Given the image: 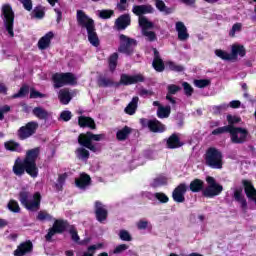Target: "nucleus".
<instances>
[{
    "label": "nucleus",
    "mask_w": 256,
    "mask_h": 256,
    "mask_svg": "<svg viewBox=\"0 0 256 256\" xmlns=\"http://www.w3.org/2000/svg\"><path fill=\"white\" fill-rule=\"evenodd\" d=\"M39 148H33L26 152V157L22 161L20 158L15 160L12 171L17 177L25 175V171L30 177L35 179L39 175V168H37V157H39Z\"/></svg>",
    "instance_id": "obj_1"
},
{
    "label": "nucleus",
    "mask_w": 256,
    "mask_h": 256,
    "mask_svg": "<svg viewBox=\"0 0 256 256\" xmlns=\"http://www.w3.org/2000/svg\"><path fill=\"white\" fill-rule=\"evenodd\" d=\"M132 13L139 17V25L142 29L143 36L146 37L148 41H155L157 39L155 32L149 31V29H153V23L149 21L147 17L141 16L147 13H153V7H151V5L133 6Z\"/></svg>",
    "instance_id": "obj_2"
},
{
    "label": "nucleus",
    "mask_w": 256,
    "mask_h": 256,
    "mask_svg": "<svg viewBox=\"0 0 256 256\" xmlns=\"http://www.w3.org/2000/svg\"><path fill=\"white\" fill-rule=\"evenodd\" d=\"M19 201L28 211H39L41 207V194L36 192L32 197L27 191L19 193Z\"/></svg>",
    "instance_id": "obj_3"
},
{
    "label": "nucleus",
    "mask_w": 256,
    "mask_h": 256,
    "mask_svg": "<svg viewBox=\"0 0 256 256\" xmlns=\"http://www.w3.org/2000/svg\"><path fill=\"white\" fill-rule=\"evenodd\" d=\"M103 139H105V135L103 134H93L91 132H87L86 134L79 135L78 143L93 153H97L99 148L97 145L93 144V141H103Z\"/></svg>",
    "instance_id": "obj_4"
},
{
    "label": "nucleus",
    "mask_w": 256,
    "mask_h": 256,
    "mask_svg": "<svg viewBox=\"0 0 256 256\" xmlns=\"http://www.w3.org/2000/svg\"><path fill=\"white\" fill-rule=\"evenodd\" d=\"M205 162L211 169H223V154L216 148H209L205 154Z\"/></svg>",
    "instance_id": "obj_5"
},
{
    "label": "nucleus",
    "mask_w": 256,
    "mask_h": 256,
    "mask_svg": "<svg viewBox=\"0 0 256 256\" xmlns=\"http://www.w3.org/2000/svg\"><path fill=\"white\" fill-rule=\"evenodd\" d=\"M2 19L4 21V27L9 35V37H15V32L13 31V23L15 21V14L13 9L9 4L2 6Z\"/></svg>",
    "instance_id": "obj_6"
},
{
    "label": "nucleus",
    "mask_w": 256,
    "mask_h": 256,
    "mask_svg": "<svg viewBox=\"0 0 256 256\" xmlns=\"http://www.w3.org/2000/svg\"><path fill=\"white\" fill-rule=\"evenodd\" d=\"M206 182H207V186L203 190L204 197H208L211 199L223 193V186L217 183V180H215V178L208 176L206 177Z\"/></svg>",
    "instance_id": "obj_7"
},
{
    "label": "nucleus",
    "mask_w": 256,
    "mask_h": 256,
    "mask_svg": "<svg viewBox=\"0 0 256 256\" xmlns=\"http://www.w3.org/2000/svg\"><path fill=\"white\" fill-rule=\"evenodd\" d=\"M54 87L59 89L64 85H76L77 77L71 73H57L53 75Z\"/></svg>",
    "instance_id": "obj_8"
},
{
    "label": "nucleus",
    "mask_w": 256,
    "mask_h": 256,
    "mask_svg": "<svg viewBox=\"0 0 256 256\" xmlns=\"http://www.w3.org/2000/svg\"><path fill=\"white\" fill-rule=\"evenodd\" d=\"M230 137L232 143L241 144L247 141V135H249V131L245 128L233 127L230 126Z\"/></svg>",
    "instance_id": "obj_9"
},
{
    "label": "nucleus",
    "mask_w": 256,
    "mask_h": 256,
    "mask_svg": "<svg viewBox=\"0 0 256 256\" xmlns=\"http://www.w3.org/2000/svg\"><path fill=\"white\" fill-rule=\"evenodd\" d=\"M119 39V52L124 53L125 55H131V53H133V49H135V47L137 46V42L134 39H131L123 34L119 36Z\"/></svg>",
    "instance_id": "obj_10"
},
{
    "label": "nucleus",
    "mask_w": 256,
    "mask_h": 256,
    "mask_svg": "<svg viewBox=\"0 0 256 256\" xmlns=\"http://www.w3.org/2000/svg\"><path fill=\"white\" fill-rule=\"evenodd\" d=\"M76 19L78 25L86 31L95 27V22L83 10H77Z\"/></svg>",
    "instance_id": "obj_11"
},
{
    "label": "nucleus",
    "mask_w": 256,
    "mask_h": 256,
    "mask_svg": "<svg viewBox=\"0 0 256 256\" xmlns=\"http://www.w3.org/2000/svg\"><path fill=\"white\" fill-rule=\"evenodd\" d=\"M244 191L250 203V209L256 210V189L251 181L243 180Z\"/></svg>",
    "instance_id": "obj_12"
},
{
    "label": "nucleus",
    "mask_w": 256,
    "mask_h": 256,
    "mask_svg": "<svg viewBox=\"0 0 256 256\" xmlns=\"http://www.w3.org/2000/svg\"><path fill=\"white\" fill-rule=\"evenodd\" d=\"M39 124L37 122H29L25 126H22L18 130V137L20 139H29L32 135H35Z\"/></svg>",
    "instance_id": "obj_13"
},
{
    "label": "nucleus",
    "mask_w": 256,
    "mask_h": 256,
    "mask_svg": "<svg viewBox=\"0 0 256 256\" xmlns=\"http://www.w3.org/2000/svg\"><path fill=\"white\" fill-rule=\"evenodd\" d=\"M140 123L143 127H148L153 133H163V131H165V125L157 119L147 120L142 118L140 119Z\"/></svg>",
    "instance_id": "obj_14"
},
{
    "label": "nucleus",
    "mask_w": 256,
    "mask_h": 256,
    "mask_svg": "<svg viewBox=\"0 0 256 256\" xmlns=\"http://www.w3.org/2000/svg\"><path fill=\"white\" fill-rule=\"evenodd\" d=\"M145 78L141 74L127 75L123 74L120 79L122 85H135V83H143Z\"/></svg>",
    "instance_id": "obj_15"
},
{
    "label": "nucleus",
    "mask_w": 256,
    "mask_h": 256,
    "mask_svg": "<svg viewBox=\"0 0 256 256\" xmlns=\"http://www.w3.org/2000/svg\"><path fill=\"white\" fill-rule=\"evenodd\" d=\"M63 231H65V222L62 220H56L53 227L49 229L48 234L46 235V241H50L55 233H63Z\"/></svg>",
    "instance_id": "obj_16"
},
{
    "label": "nucleus",
    "mask_w": 256,
    "mask_h": 256,
    "mask_svg": "<svg viewBox=\"0 0 256 256\" xmlns=\"http://www.w3.org/2000/svg\"><path fill=\"white\" fill-rule=\"evenodd\" d=\"M187 192V185L180 184L174 189L172 193L173 200L176 203H183L185 201V193Z\"/></svg>",
    "instance_id": "obj_17"
},
{
    "label": "nucleus",
    "mask_w": 256,
    "mask_h": 256,
    "mask_svg": "<svg viewBox=\"0 0 256 256\" xmlns=\"http://www.w3.org/2000/svg\"><path fill=\"white\" fill-rule=\"evenodd\" d=\"M131 25V16L129 14L121 15L116 21H115V27L118 29V31H123L127 29Z\"/></svg>",
    "instance_id": "obj_18"
},
{
    "label": "nucleus",
    "mask_w": 256,
    "mask_h": 256,
    "mask_svg": "<svg viewBox=\"0 0 256 256\" xmlns=\"http://www.w3.org/2000/svg\"><path fill=\"white\" fill-rule=\"evenodd\" d=\"M55 37V34L53 32L46 33L42 38L38 41V49L41 51H45V49H49V46L51 45V40Z\"/></svg>",
    "instance_id": "obj_19"
},
{
    "label": "nucleus",
    "mask_w": 256,
    "mask_h": 256,
    "mask_svg": "<svg viewBox=\"0 0 256 256\" xmlns=\"http://www.w3.org/2000/svg\"><path fill=\"white\" fill-rule=\"evenodd\" d=\"M33 251V244L31 242L21 243L14 251V256H25L27 253Z\"/></svg>",
    "instance_id": "obj_20"
},
{
    "label": "nucleus",
    "mask_w": 256,
    "mask_h": 256,
    "mask_svg": "<svg viewBox=\"0 0 256 256\" xmlns=\"http://www.w3.org/2000/svg\"><path fill=\"white\" fill-rule=\"evenodd\" d=\"M95 211H96V218L100 223H103V221H105V219H107V208H105V206L97 201L95 203Z\"/></svg>",
    "instance_id": "obj_21"
},
{
    "label": "nucleus",
    "mask_w": 256,
    "mask_h": 256,
    "mask_svg": "<svg viewBox=\"0 0 256 256\" xmlns=\"http://www.w3.org/2000/svg\"><path fill=\"white\" fill-rule=\"evenodd\" d=\"M176 31L178 33L179 41H187L189 39V32L187 26L183 22H176Z\"/></svg>",
    "instance_id": "obj_22"
},
{
    "label": "nucleus",
    "mask_w": 256,
    "mask_h": 256,
    "mask_svg": "<svg viewBox=\"0 0 256 256\" xmlns=\"http://www.w3.org/2000/svg\"><path fill=\"white\" fill-rule=\"evenodd\" d=\"M75 185L78 187V189H87V187L91 185V177L83 173L75 180Z\"/></svg>",
    "instance_id": "obj_23"
},
{
    "label": "nucleus",
    "mask_w": 256,
    "mask_h": 256,
    "mask_svg": "<svg viewBox=\"0 0 256 256\" xmlns=\"http://www.w3.org/2000/svg\"><path fill=\"white\" fill-rule=\"evenodd\" d=\"M155 71H158L161 73V71H164L165 64L163 63V60L159 57V51L157 49H154V60L152 63Z\"/></svg>",
    "instance_id": "obj_24"
},
{
    "label": "nucleus",
    "mask_w": 256,
    "mask_h": 256,
    "mask_svg": "<svg viewBox=\"0 0 256 256\" xmlns=\"http://www.w3.org/2000/svg\"><path fill=\"white\" fill-rule=\"evenodd\" d=\"M229 107H231L232 109H239V107H241V101L233 100L229 104H222L219 106H215L214 110L215 111H225V109H229Z\"/></svg>",
    "instance_id": "obj_25"
},
{
    "label": "nucleus",
    "mask_w": 256,
    "mask_h": 256,
    "mask_svg": "<svg viewBox=\"0 0 256 256\" xmlns=\"http://www.w3.org/2000/svg\"><path fill=\"white\" fill-rule=\"evenodd\" d=\"M4 147L7 151H15L16 153H21L23 151L21 144L13 140L5 142Z\"/></svg>",
    "instance_id": "obj_26"
},
{
    "label": "nucleus",
    "mask_w": 256,
    "mask_h": 256,
    "mask_svg": "<svg viewBox=\"0 0 256 256\" xmlns=\"http://www.w3.org/2000/svg\"><path fill=\"white\" fill-rule=\"evenodd\" d=\"M58 99L60 100V103L62 105H69V102L71 101V92L67 89H62L59 91Z\"/></svg>",
    "instance_id": "obj_27"
},
{
    "label": "nucleus",
    "mask_w": 256,
    "mask_h": 256,
    "mask_svg": "<svg viewBox=\"0 0 256 256\" xmlns=\"http://www.w3.org/2000/svg\"><path fill=\"white\" fill-rule=\"evenodd\" d=\"M178 91H181V88L175 84H171L168 86V94L166 96L167 101H169L172 105H175V98L171 97V95H175Z\"/></svg>",
    "instance_id": "obj_28"
},
{
    "label": "nucleus",
    "mask_w": 256,
    "mask_h": 256,
    "mask_svg": "<svg viewBox=\"0 0 256 256\" xmlns=\"http://www.w3.org/2000/svg\"><path fill=\"white\" fill-rule=\"evenodd\" d=\"M78 124L81 127H89V129H95V121L89 117L80 116L78 118Z\"/></svg>",
    "instance_id": "obj_29"
},
{
    "label": "nucleus",
    "mask_w": 256,
    "mask_h": 256,
    "mask_svg": "<svg viewBox=\"0 0 256 256\" xmlns=\"http://www.w3.org/2000/svg\"><path fill=\"white\" fill-rule=\"evenodd\" d=\"M88 33V41L93 45V47H99V36H97V32L95 31V26L90 30H87Z\"/></svg>",
    "instance_id": "obj_30"
},
{
    "label": "nucleus",
    "mask_w": 256,
    "mask_h": 256,
    "mask_svg": "<svg viewBox=\"0 0 256 256\" xmlns=\"http://www.w3.org/2000/svg\"><path fill=\"white\" fill-rule=\"evenodd\" d=\"M183 143L179 140V136L173 134L172 136L169 137L167 140V147L168 149H177V147H181Z\"/></svg>",
    "instance_id": "obj_31"
},
{
    "label": "nucleus",
    "mask_w": 256,
    "mask_h": 256,
    "mask_svg": "<svg viewBox=\"0 0 256 256\" xmlns=\"http://www.w3.org/2000/svg\"><path fill=\"white\" fill-rule=\"evenodd\" d=\"M138 103H139V97H133L132 101L125 108V113H127V115H135V112L137 111Z\"/></svg>",
    "instance_id": "obj_32"
},
{
    "label": "nucleus",
    "mask_w": 256,
    "mask_h": 256,
    "mask_svg": "<svg viewBox=\"0 0 256 256\" xmlns=\"http://www.w3.org/2000/svg\"><path fill=\"white\" fill-rule=\"evenodd\" d=\"M33 115H35V117H37L38 119H49L51 113H49L42 107H36L33 109Z\"/></svg>",
    "instance_id": "obj_33"
},
{
    "label": "nucleus",
    "mask_w": 256,
    "mask_h": 256,
    "mask_svg": "<svg viewBox=\"0 0 256 256\" xmlns=\"http://www.w3.org/2000/svg\"><path fill=\"white\" fill-rule=\"evenodd\" d=\"M215 55L219 57V59H222V61H237L238 56H231V54L223 51V50H216Z\"/></svg>",
    "instance_id": "obj_34"
},
{
    "label": "nucleus",
    "mask_w": 256,
    "mask_h": 256,
    "mask_svg": "<svg viewBox=\"0 0 256 256\" xmlns=\"http://www.w3.org/2000/svg\"><path fill=\"white\" fill-rule=\"evenodd\" d=\"M234 199H236V201H239L242 209H247V200H245V198L243 197V190L236 189L234 191Z\"/></svg>",
    "instance_id": "obj_35"
},
{
    "label": "nucleus",
    "mask_w": 256,
    "mask_h": 256,
    "mask_svg": "<svg viewBox=\"0 0 256 256\" xmlns=\"http://www.w3.org/2000/svg\"><path fill=\"white\" fill-rule=\"evenodd\" d=\"M131 134V128L129 126H125L121 130H119L116 134L118 141H125Z\"/></svg>",
    "instance_id": "obj_36"
},
{
    "label": "nucleus",
    "mask_w": 256,
    "mask_h": 256,
    "mask_svg": "<svg viewBox=\"0 0 256 256\" xmlns=\"http://www.w3.org/2000/svg\"><path fill=\"white\" fill-rule=\"evenodd\" d=\"M171 115V107L170 106H159L157 110V116L159 119H167Z\"/></svg>",
    "instance_id": "obj_37"
},
{
    "label": "nucleus",
    "mask_w": 256,
    "mask_h": 256,
    "mask_svg": "<svg viewBox=\"0 0 256 256\" xmlns=\"http://www.w3.org/2000/svg\"><path fill=\"white\" fill-rule=\"evenodd\" d=\"M66 180H67V173L60 174L54 185V189L56 191H63V186L65 185Z\"/></svg>",
    "instance_id": "obj_38"
},
{
    "label": "nucleus",
    "mask_w": 256,
    "mask_h": 256,
    "mask_svg": "<svg viewBox=\"0 0 256 256\" xmlns=\"http://www.w3.org/2000/svg\"><path fill=\"white\" fill-rule=\"evenodd\" d=\"M237 55H239V57H245V47H243L241 45L234 44L232 46L231 57H237Z\"/></svg>",
    "instance_id": "obj_39"
},
{
    "label": "nucleus",
    "mask_w": 256,
    "mask_h": 256,
    "mask_svg": "<svg viewBox=\"0 0 256 256\" xmlns=\"http://www.w3.org/2000/svg\"><path fill=\"white\" fill-rule=\"evenodd\" d=\"M203 189V181L195 179L190 183V191L193 193H199Z\"/></svg>",
    "instance_id": "obj_40"
},
{
    "label": "nucleus",
    "mask_w": 256,
    "mask_h": 256,
    "mask_svg": "<svg viewBox=\"0 0 256 256\" xmlns=\"http://www.w3.org/2000/svg\"><path fill=\"white\" fill-rule=\"evenodd\" d=\"M76 155L78 159H81L82 161H87L89 159V151L85 148H78L76 150Z\"/></svg>",
    "instance_id": "obj_41"
},
{
    "label": "nucleus",
    "mask_w": 256,
    "mask_h": 256,
    "mask_svg": "<svg viewBox=\"0 0 256 256\" xmlns=\"http://www.w3.org/2000/svg\"><path fill=\"white\" fill-rule=\"evenodd\" d=\"M195 87H198V89H205V87H209L211 85L210 79H200V80H194Z\"/></svg>",
    "instance_id": "obj_42"
},
{
    "label": "nucleus",
    "mask_w": 256,
    "mask_h": 256,
    "mask_svg": "<svg viewBox=\"0 0 256 256\" xmlns=\"http://www.w3.org/2000/svg\"><path fill=\"white\" fill-rule=\"evenodd\" d=\"M7 207L9 211H12V213H19L21 211V207H19V202L15 200H10Z\"/></svg>",
    "instance_id": "obj_43"
},
{
    "label": "nucleus",
    "mask_w": 256,
    "mask_h": 256,
    "mask_svg": "<svg viewBox=\"0 0 256 256\" xmlns=\"http://www.w3.org/2000/svg\"><path fill=\"white\" fill-rule=\"evenodd\" d=\"M117 59H119V55L117 53H113L109 58V68L111 71H115L117 67Z\"/></svg>",
    "instance_id": "obj_44"
},
{
    "label": "nucleus",
    "mask_w": 256,
    "mask_h": 256,
    "mask_svg": "<svg viewBox=\"0 0 256 256\" xmlns=\"http://www.w3.org/2000/svg\"><path fill=\"white\" fill-rule=\"evenodd\" d=\"M32 17H35V19H43L45 17V10L41 7H36L32 12Z\"/></svg>",
    "instance_id": "obj_45"
},
{
    "label": "nucleus",
    "mask_w": 256,
    "mask_h": 256,
    "mask_svg": "<svg viewBox=\"0 0 256 256\" xmlns=\"http://www.w3.org/2000/svg\"><path fill=\"white\" fill-rule=\"evenodd\" d=\"M231 130V125L216 128L212 131V135H223V133H229Z\"/></svg>",
    "instance_id": "obj_46"
},
{
    "label": "nucleus",
    "mask_w": 256,
    "mask_h": 256,
    "mask_svg": "<svg viewBox=\"0 0 256 256\" xmlns=\"http://www.w3.org/2000/svg\"><path fill=\"white\" fill-rule=\"evenodd\" d=\"M155 199L160 203H169V197L163 192H157L154 194Z\"/></svg>",
    "instance_id": "obj_47"
},
{
    "label": "nucleus",
    "mask_w": 256,
    "mask_h": 256,
    "mask_svg": "<svg viewBox=\"0 0 256 256\" xmlns=\"http://www.w3.org/2000/svg\"><path fill=\"white\" fill-rule=\"evenodd\" d=\"M161 185H167V179L163 176L154 179L152 187H161Z\"/></svg>",
    "instance_id": "obj_48"
},
{
    "label": "nucleus",
    "mask_w": 256,
    "mask_h": 256,
    "mask_svg": "<svg viewBox=\"0 0 256 256\" xmlns=\"http://www.w3.org/2000/svg\"><path fill=\"white\" fill-rule=\"evenodd\" d=\"M119 238L121 239V241H132V237L131 234H129V232L127 230H120L119 232Z\"/></svg>",
    "instance_id": "obj_49"
},
{
    "label": "nucleus",
    "mask_w": 256,
    "mask_h": 256,
    "mask_svg": "<svg viewBox=\"0 0 256 256\" xmlns=\"http://www.w3.org/2000/svg\"><path fill=\"white\" fill-rule=\"evenodd\" d=\"M37 219H38V221H49V220L53 219V217L50 216V214L47 213L46 211H40L38 213Z\"/></svg>",
    "instance_id": "obj_50"
},
{
    "label": "nucleus",
    "mask_w": 256,
    "mask_h": 256,
    "mask_svg": "<svg viewBox=\"0 0 256 256\" xmlns=\"http://www.w3.org/2000/svg\"><path fill=\"white\" fill-rule=\"evenodd\" d=\"M44 97H47V95L35 90H30V99H43Z\"/></svg>",
    "instance_id": "obj_51"
},
{
    "label": "nucleus",
    "mask_w": 256,
    "mask_h": 256,
    "mask_svg": "<svg viewBox=\"0 0 256 256\" xmlns=\"http://www.w3.org/2000/svg\"><path fill=\"white\" fill-rule=\"evenodd\" d=\"M242 28H243V24L241 23L234 24L229 33L230 37H235V33H240Z\"/></svg>",
    "instance_id": "obj_52"
},
{
    "label": "nucleus",
    "mask_w": 256,
    "mask_h": 256,
    "mask_svg": "<svg viewBox=\"0 0 256 256\" xmlns=\"http://www.w3.org/2000/svg\"><path fill=\"white\" fill-rule=\"evenodd\" d=\"M27 93H29V87L22 86L20 88L19 92L13 95V98L17 99L19 97H25V95H27Z\"/></svg>",
    "instance_id": "obj_53"
},
{
    "label": "nucleus",
    "mask_w": 256,
    "mask_h": 256,
    "mask_svg": "<svg viewBox=\"0 0 256 256\" xmlns=\"http://www.w3.org/2000/svg\"><path fill=\"white\" fill-rule=\"evenodd\" d=\"M168 69H170L171 71H176L177 73H181V71H183V66L177 65L174 62H168Z\"/></svg>",
    "instance_id": "obj_54"
},
{
    "label": "nucleus",
    "mask_w": 256,
    "mask_h": 256,
    "mask_svg": "<svg viewBox=\"0 0 256 256\" xmlns=\"http://www.w3.org/2000/svg\"><path fill=\"white\" fill-rule=\"evenodd\" d=\"M98 15L101 19H109L113 15V10H101Z\"/></svg>",
    "instance_id": "obj_55"
},
{
    "label": "nucleus",
    "mask_w": 256,
    "mask_h": 256,
    "mask_svg": "<svg viewBox=\"0 0 256 256\" xmlns=\"http://www.w3.org/2000/svg\"><path fill=\"white\" fill-rule=\"evenodd\" d=\"M227 121H228L229 125L231 127H233V125H235V123L241 122V118L238 117V116L228 115L227 116Z\"/></svg>",
    "instance_id": "obj_56"
},
{
    "label": "nucleus",
    "mask_w": 256,
    "mask_h": 256,
    "mask_svg": "<svg viewBox=\"0 0 256 256\" xmlns=\"http://www.w3.org/2000/svg\"><path fill=\"white\" fill-rule=\"evenodd\" d=\"M182 87L184 88L185 95H187L188 97H191V95H193V87H191L189 83L184 82L182 84Z\"/></svg>",
    "instance_id": "obj_57"
},
{
    "label": "nucleus",
    "mask_w": 256,
    "mask_h": 256,
    "mask_svg": "<svg viewBox=\"0 0 256 256\" xmlns=\"http://www.w3.org/2000/svg\"><path fill=\"white\" fill-rule=\"evenodd\" d=\"M127 249H129V245L120 244V245L116 246V248L114 249V254L119 255V253H123V251H127Z\"/></svg>",
    "instance_id": "obj_58"
},
{
    "label": "nucleus",
    "mask_w": 256,
    "mask_h": 256,
    "mask_svg": "<svg viewBox=\"0 0 256 256\" xmlns=\"http://www.w3.org/2000/svg\"><path fill=\"white\" fill-rule=\"evenodd\" d=\"M9 111H11V107L7 105L0 107V121L5 119V113H9Z\"/></svg>",
    "instance_id": "obj_59"
},
{
    "label": "nucleus",
    "mask_w": 256,
    "mask_h": 256,
    "mask_svg": "<svg viewBox=\"0 0 256 256\" xmlns=\"http://www.w3.org/2000/svg\"><path fill=\"white\" fill-rule=\"evenodd\" d=\"M136 225L140 230L148 229V227L150 226L149 221L146 220H139Z\"/></svg>",
    "instance_id": "obj_60"
},
{
    "label": "nucleus",
    "mask_w": 256,
    "mask_h": 256,
    "mask_svg": "<svg viewBox=\"0 0 256 256\" xmlns=\"http://www.w3.org/2000/svg\"><path fill=\"white\" fill-rule=\"evenodd\" d=\"M60 119H62V121H70L71 120V111H63L60 114Z\"/></svg>",
    "instance_id": "obj_61"
},
{
    "label": "nucleus",
    "mask_w": 256,
    "mask_h": 256,
    "mask_svg": "<svg viewBox=\"0 0 256 256\" xmlns=\"http://www.w3.org/2000/svg\"><path fill=\"white\" fill-rule=\"evenodd\" d=\"M20 2L23 4L26 11H31V9H33V3L31 0H20Z\"/></svg>",
    "instance_id": "obj_62"
},
{
    "label": "nucleus",
    "mask_w": 256,
    "mask_h": 256,
    "mask_svg": "<svg viewBox=\"0 0 256 256\" xmlns=\"http://www.w3.org/2000/svg\"><path fill=\"white\" fill-rule=\"evenodd\" d=\"M156 7L159 11H167V6H165V2L161 0H156Z\"/></svg>",
    "instance_id": "obj_63"
},
{
    "label": "nucleus",
    "mask_w": 256,
    "mask_h": 256,
    "mask_svg": "<svg viewBox=\"0 0 256 256\" xmlns=\"http://www.w3.org/2000/svg\"><path fill=\"white\" fill-rule=\"evenodd\" d=\"M70 235L75 243H79V235L77 234V230H75V228L70 229Z\"/></svg>",
    "instance_id": "obj_64"
}]
</instances>
